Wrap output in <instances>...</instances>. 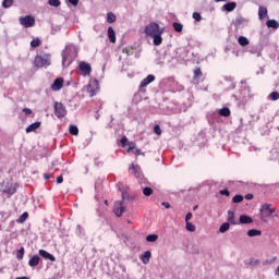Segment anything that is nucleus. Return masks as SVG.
Here are the masks:
<instances>
[{
  "label": "nucleus",
  "mask_w": 279,
  "mask_h": 279,
  "mask_svg": "<svg viewBox=\"0 0 279 279\" xmlns=\"http://www.w3.org/2000/svg\"><path fill=\"white\" fill-rule=\"evenodd\" d=\"M146 241H148V243H154V242L158 241V235L149 234L146 236Z\"/></svg>",
  "instance_id": "nucleus-37"
},
{
  "label": "nucleus",
  "mask_w": 279,
  "mask_h": 279,
  "mask_svg": "<svg viewBox=\"0 0 279 279\" xmlns=\"http://www.w3.org/2000/svg\"><path fill=\"white\" fill-rule=\"evenodd\" d=\"M108 36H116L114 28H112V27L108 28Z\"/></svg>",
  "instance_id": "nucleus-52"
},
{
  "label": "nucleus",
  "mask_w": 279,
  "mask_h": 279,
  "mask_svg": "<svg viewBox=\"0 0 279 279\" xmlns=\"http://www.w3.org/2000/svg\"><path fill=\"white\" fill-rule=\"evenodd\" d=\"M193 19H195L196 22L199 23V21H202V14H199L198 12H194L193 13Z\"/></svg>",
  "instance_id": "nucleus-44"
},
{
  "label": "nucleus",
  "mask_w": 279,
  "mask_h": 279,
  "mask_svg": "<svg viewBox=\"0 0 279 279\" xmlns=\"http://www.w3.org/2000/svg\"><path fill=\"white\" fill-rule=\"evenodd\" d=\"M20 23L23 27H34L36 19H34V16L26 15L24 17H20Z\"/></svg>",
  "instance_id": "nucleus-6"
},
{
  "label": "nucleus",
  "mask_w": 279,
  "mask_h": 279,
  "mask_svg": "<svg viewBox=\"0 0 279 279\" xmlns=\"http://www.w3.org/2000/svg\"><path fill=\"white\" fill-rule=\"evenodd\" d=\"M39 256H41V258H45L46 260H51V263H56V256L51 255L45 250H39Z\"/></svg>",
  "instance_id": "nucleus-15"
},
{
  "label": "nucleus",
  "mask_w": 279,
  "mask_h": 279,
  "mask_svg": "<svg viewBox=\"0 0 279 279\" xmlns=\"http://www.w3.org/2000/svg\"><path fill=\"white\" fill-rule=\"evenodd\" d=\"M29 217V214H27V211L23 213L19 219L16 220L17 223H25V221H27V218Z\"/></svg>",
  "instance_id": "nucleus-28"
},
{
  "label": "nucleus",
  "mask_w": 279,
  "mask_h": 279,
  "mask_svg": "<svg viewBox=\"0 0 279 279\" xmlns=\"http://www.w3.org/2000/svg\"><path fill=\"white\" fill-rule=\"evenodd\" d=\"M38 128H40V122H34L31 125H28L26 128V134H29L32 132H36V130H38Z\"/></svg>",
  "instance_id": "nucleus-19"
},
{
  "label": "nucleus",
  "mask_w": 279,
  "mask_h": 279,
  "mask_svg": "<svg viewBox=\"0 0 279 279\" xmlns=\"http://www.w3.org/2000/svg\"><path fill=\"white\" fill-rule=\"evenodd\" d=\"M76 232H77V234H80V235H82V234H84V228H82V226H76Z\"/></svg>",
  "instance_id": "nucleus-48"
},
{
  "label": "nucleus",
  "mask_w": 279,
  "mask_h": 279,
  "mask_svg": "<svg viewBox=\"0 0 279 279\" xmlns=\"http://www.w3.org/2000/svg\"><path fill=\"white\" fill-rule=\"evenodd\" d=\"M238 43L241 47H247L250 45V40L245 36L238 37Z\"/></svg>",
  "instance_id": "nucleus-22"
},
{
  "label": "nucleus",
  "mask_w": 279,
  "mask_h": 279,
  "mask_svg": "<svg viewBox=\"0 0 279 279\" xmlns=\"http://www.w3.org/2000/svg\"><path fill=\"white\" fill-rule=\"evenodd\" d=\"M193 57H195V53L185 52V56L183 57V60H193Z\"/></svg>",
  "instance_id": "nucleus-43"
},
{
  "label": "nucleus",
  "mask_w": 279,
  "mask_h": 279,
  "mask_svg": "<svg viewBox=\"0 0 279 279\" xmlns=\"http://www.w3.org/2000/svg\"><path fill=\"white\" fill-rule=\"evenodd\" d=\"M270 207H271L270 204H264L260 207V219H262V221H265V219H267V217H271Z\"/></svg>",
  "instance_id": "nucleus-8"
},
{
  "label": "nucleus",
  "mask_w": 279,
  "mask_h": 279,
  "mask_svg": "<svg viewBox=\"0 0 279 279\" xmlns=\"http://www.w3.org/2000/svg\"><path fill=\"white\" fill-rule=\"evenodd\" d=\"M69 3H71V5H77V3H80V0H69Z\"/></svg>",
  "instance_id": "nucleus-56"
},
{
  "label": "nucleus",
  "mask_w": 279,
  "mask_h": 279,
  "mask_svg": "<svg viewBox=\"0 0 279 279\" xmlns=\"http://www.w3.org/2000/svg\"><path fill=\"white\" fill-rule=\"evenodd\" d=\"M172 27H173V29H174L175 32L180 33V32H182V29H183L184 26H183L181 23L174 22V23L172 24Z\"/></svg>",
  "instance_id": "nucleus-34"
},
{
  "label": "nucleus",
  "mask_w": 279,
  "mask_h": 279,
  "mask_svg": "<svg viewBox=\"0 0 279 279\" xmlns=\"http://www.w3.org/2000/svg\"><path fill=\"white\" fill-rule=\"evenodd\" d=\"M62 182H64V178H62V175L57 178V184H62Z\"/></svg>",
  "instance_id": "nucleus-55"
},
{
  "label": "nucleus",
  "mask_w": 279,
  "mask_h": 279,
  "mask_svg": "<svg viewBox=\"0 0 279 279\" xmlns=\"http://www.w3.org/2000/svg\"><path fill=\"white\" fill-rule=\"evenodd\" d=\"M150 38L156 47L162 45V36H150Z\"/></svg>",
  "instance_id": "nucleus-27"
},
{
  "label": "nucleus",
  "mask_w": 279,
  "mask_h": 279,
  "mask_svg": "<svg viewBox=\"0 0 279 279\" xmlns=\"http://www.w3.org/2000/svg\"><path fill=\"white\" fill-rule=\"evenodd\" d=\"M48 3L52 8H60V0H49Z\"/></svg>",
  "instance_id": "nucleus-38"
},
{
  "label": "nucleus",
  "mask_w": 279,
  "mask_h": 279,
  "mask_svg": "<svg viewBox=\"0 0 279 279\" xmlns=\"http://www.w3.org/2000/svg\"><path fill=\"white\" fill-rule=\"evenodd\" d=\"M154 132L155 134H157L158 136H160V134H162V130H160V125H155L154 126Z\"/></svg>",
  "instance_id": "nucleus-42"
},
{
  "label": "nucleus",
  "mask_w": 279,
  "mask_h": 279,
  "mask_svg": "<svg viewBox=\"0 0 279 279\" xmlns=\"http://www.w3.org/2000/svg\"><path fill=\"white\" fill-rule=\"evenodd\" d=\"M218 114H219L220 117H230V108L225 107V108H222V109H219V110H218Z\"/></svg>",
  "instance_id": "nucleus-26"
},
{
  "label": "nucleus",
  "mask_w": 279,
  "mask_h": 279,
  "mask_svg": "<svg viewBox=\"0 0 279 279\" xmlns=\"http://www.w3.org/2000/svg\"><path fill=\"white\" fill-rule=\"evenodd\" d=\"M121 270H122L123 274L119 277V279H126L128 275L125 274V268L122 267Z\"/></svg>",
  "instance_id": "nucleus-50"
},
{
  "label": "nucleus",
  "mask_w": 279,
  "mask_h": 279,
  "mask_svg": "<svg viewBox=\"0 0 279 279\" xmlns=\"http://www.w3.org/2000/svg\"><path fill=\"white\" fill-rule=\"evenodd\" d=\"M245 199H254V195L253 194H246Z\"/></svg>",
  "instance_id": "nucleus-58"
},
{
  "label": "nucleus",
  "mask_w": 279,
  "mask_h": 279,
  "mask_svg": "<svg viewBox=\"0 0 279 279\" xmlns=\"http://www.w3.org/2000/svg\"><path fill=\"white\" fill-rule=\"evenodd\" d=\"M156 80V76H154L153 74L148 75L146 78H144L140 86L141 88H145V86H149V84H151V82H154Z\"/></svg>",
  "instance_id": "nucleus-16"
},
{
  "label": "nucleus",
  "mask_w": 279,
  "mask_h": 279,
  "mask_svg": "<svg viewBox=\"0 0 279 279\" xmlns=\"http://www.w3.org/2000/svg\"><path fill=\"white\" fill-rule=\"evenodd\" d=\"M267 16V8L260 7L258 8V19L259 21H263V19H266Z\"/></svg>",
  "instance_id": "nucleus-20"
},
{
  "label": "nucleus",
  "mask_w": 279,
  "mask_h": 279,
  "mask_svg": "<svg viewBox=\"0 0 279 279\" xmlns=\"http://www.w3.org/2000/svg\"><path fill=\"white\" fill-rule=\"evenodd\" d=\"M185 229L187 230V232H195L196 228L195 225H193V222H185Z\"/></svg>",
  "instance_id": "nucleus-32"
},
{
  "label": "nucleus",
  "mask_w": 279,
  "mask_h": 279,
  "mask_svg": "<svg viewBox=\"0 0 279 279\" xmlns=\"http://www.w3.org/2000/svg\"><path fill=\"white\" fill-rule=\"evenodd\" d=\"M28 265L29 267H38V265H40V256L34 255L33 257H31V259L28 260Z\"/></svg>",
  "instance_id": "nucleus-17"
},
{
  "label": "nucleus",
  "mask_w": 279,
  "mask_h": 279,
  "mask_svg": "<svg viewBox=\"0 0 279 279\" xmlns=\"http://www.w3.org/2000/svg\"><path fill=\"white\" fill-rule=\"evenodd\" d=\"M78 69L82 73V75H84V77H86V75H90V64L86 63V62H81L78 65Z\"/></svg>",
  "instance_id": "nucleus-9"
},
{
  "label": "nucleus",
  "mask_w": 279,
  "mask_h": 279,
  "mask_svg": "<svg viewBox=\"0 0 279 279\" xmlns=\"http://www.w3.org/2000/svg\"><path fill=\"white\" fill-rule=\"evenodd\" d=\"M274 213H276V207H270V217L274 215Z\"/></svg>",
  "instance_id": "nucleus-63"
},
{
  "label": "nucleus",
  "mask_w": 279,
  "mask_h": 279,
  "mask_svg": "<svg viewBox=\"0 0 279 279\" xmlns=\"http://www.w3.org/2000/svg\"><path fill=\"white\" fill-rule=\"evenodd\" d=\"M34 64L37 69H43V66H49L51 64V56L50 54L36 56L34 60Z\"/></svg>",
  "instance_id": "nucleus-3"
},
{
  "label": "nucleus",
  "mask_w": 279,
  "mask_h": 279,
  "mask_svg": "<svg viewBox=\"0 0 279 279\" xmlns=\"http://www.w3.org/2000/svg\"><path fill=\"white\" fill-rule=\"evenodd\" d=\"M133 151H134V154H136V156H141V149L135 148Z\"/></svg>",
  "instance_id": "nucleus-61"
},
{
  "label": "nucleus",
  "mask_w": 279,
  "mask_h": 279,
  "mask_svg": "<svg viewBox=\"0 0 279 279\" xmlns=\"http://www.w3.org/2000/svg\"><path fill=\"white\" fill-rule=\"evenodd\" d=\"M143 193L146 195V197H149V195L154 193V190H151V187H144Z\"/></svg>",
  "instance_id": "nucleus-41"
},
{
  "label": "nucleus",
  "mask_w": 279,
  "mask_h": 279,
  "mask_svg": "<svg viewBox=\"0 0 279 279\" xmlns=\"http://www.w3.org/2000/svg\"><path fill=\"white\" fill-rule=\"evenodd\" d=\"M69 132L73 136H77V134H80V129H77V125H70Z\"/></svg>",
  "instance_id": "nucleus-29"
},
{
  "label": "nucleus",
  "mask_w": 279,
  "mask_h": 279,
  "mask_svg": "<svg viewBox=\"0 0 279 279\" xmlns=\"http://www.w3.org/2000/svg\"><path fill=\"white\" fill-rule=\"evenodd\" d=\"M275 276H277V278H279V265H278L277 268L275 269Z\"/></svg>",
  "instance_id": "nucleus-60"
},
{
  "label": "nucleus",
  "mask_w": 279,
  "mask_h": 279,
  "mask_svg": "<svg viewBox=\"0 0 279 279\" xmlns=\"http://www.w3.org/2000/svg\"><path fill=\"white\" fill-rule=\"evenodd\" d=\"M251 265H253L254 267H256V265H260V259H252Z\"/></svg>",
  "instance_id": "nucleus-51"
},
{
  "label": "nucleus",
  "mask_w": 279,
  "mask_h": 279,
  "mask_svg": "<svg viewBox=\"0 0 279 279\" xmlns=\"http://www.w3.org/2000/svg\"><path fill=\"white\" fill-rule=\"evenodd\" d=\"M97 90H99V82H97V80L90 81L87 86V93H89V96L95 97V95H97Z\"/></svg>",
  "instance_id": "nucleus-7"
},
{
  "label": "nucleus",
  "mask_w": 279,
  "mask_h": 279,
  "mask_svg": "<svg viewBox=\"0 0 279 279\" xmlns=\"http://www.w3.org/2000/svg\"><path fill=\"white\" fill-rule=\"evenodd\" d=\"M144 33L146 36H160L161 34H165V27H161L156 22H151L145 27Z\"/></svg>",
  "instance_id": "nucleus-2"
},
{
  "label": "nucleus",
  "mask_w": 279,
  "mask_h": 279,
  "mask_svg": "<svg viewBox=\"0 0 279 279\" xmlns=\"http://www.w3.org/2000/svg\"><path fill=\"white\" fill-rule=\"evenodd\" d=\"M275 154H276V156L271 157V160H277L278 159V153L275 151Z\"/></svg>",
  "instance_id": "nucleus-64"
},
{
  "label": "nucleus",
  "mask_w": 279,
  "mask_h": 279,
  "mask_svg": "<svg viewBox=\"0 0 279 279\" xmlns=\"http://www.w3.org/2000/svg\"><path fill=\"white\" fill-rule=\"evenodd\" d=\"M109 43H117V36H109Z\"/></svg>",
  "instance_id": "nucleus-54"
},
{
  "label": "nucleus",
  "mask_w": 279,
  "mask_h": 279,
  "mask_svg": "<svg viewBox=\"0 0 279 279\" xmlns=\"http://www.w3.org/2000/svg\"><path fill=\"white\" fill-rule=\"evenodd\" d=\"M134 149H136V144H134V143H129V148H128V153H130V151H134Z\"/></svg>",
  "instance_id": "nucleus-45"
},
{
  "label": "nucleus",
  "mask_w": 279,
  "mask_h": 279,
  "mask_svg": "<svg viewBox=\"0 0 279 279\" xmlns=\"http://www.w3.org/2000/svg\"><path fill=\"white\" fill-rule=\"evenodd\" d=\"M13 4H14V0H3L2 1V8H4V9L12 8Z\"/></svg>",
  "instance_id": "nucleus-33"
},
{
  "label": "nucleus",
  "mask_w": 279,
  "mask_h": 279,
  "mask_svg": "<svg viewBox=\"0 0 279 279\" xmlns=\"http://www.w3.org/2000/svg\"><path fill=\"white\" fill-rule=\"evenodd\" d=\"M120 143H121L122 147H125V145H128V137L123 136V137L120 140Z\"/></svg>",
  "instance_id": "nucleus-49"
},
{
  "label": "nucleus",
  "mask_w": 279,
  "mask_h": 279,
  "mask_svg": "<svg viewBox=\"0 0 279 279\" xmlns=\"http://www.w3.org/2000/svg\"><path fill=\"white\" fill-rule=\"evenodd\" d=\"M227 221L232 226H239V221L234 218V211L228 210Z\"/></svg>",
  "instance_id": "nucleus-18"
},
{
  "label": "nucleus",
  "mask_w": 279,
  "mask_h": 279,
  "mask_svg": "<svg viewBox=\"0 0 279 279\" xmlns=\"http://www.w3.org/2000/svg\"><path fill=\"white\" fill-rule=\"evenodd\" d=\"M23 256H25V247H21L17 252H16V258L17 260H23Z\"/></svg>",
  "instance_id": "nucleus-31"
},
{
  "label": "nucleus",
  "mask_w": 279,
  "mask_h": 279,
  "mask_svg": "<svg viewBox=\"0 0 279 279\" xmlns=\"http://www.w3.org/2000/svg\"><path fill=\"white\" fill-rule=\"evenodd\" d=\"M61 57L63 69L71 66V64H73V61L77 58V46H65L64 50L61 52Z\"/></svg>",
  "instance_id": "nucleus-1"
},
{
  "label": "nucleus",
  "mask_w": 279,
  "mask_h": 279,
  "mask_svg": "<svg viewBox=\"0 0 279 279\" xmlns=\"http://www.w3.org/2000/svg\"><path fill=\"white\" fill-rule=\"evenodd\" d=\"M3 193H7V195H14V193H16V185L12 182L5 183Z\"/></svg>",
  "instance_id": "nucleus-10"
},
{
  "label": "nucleus",
  "mask_w": 279,
  "mask_h": 279,
  "mask_svg": "<svg viewBox=\"0 0 279 279\" xmlns=\"http://www.w3.org/2000/svg\"><path fill=\"white\" fill-rule=\"evenodd\" d=\"M191 219H193V214L187 213L186 216H185V223H189L191 221Z\"/></svg>",
  "instance_id": "nucleus-47"
},
{
  "label": "nucleus",
  "mask_w": 279,
  "mask_h": 279,
  "mask_svg": "<svg viewBox=\"0 0 279 279\" xmlns=\"http://www.w3.org/2000/svg\"><path fill=\"white\" fill-rule=\"evenodd\" d=\"M202 75V69L197 68L194 70V77H201Z\"/></svg>",
  "instance_id": "nucleus-46"
},
{
  "label": "nucleus",
  "mask_w": 279,
  "mask_h": 279,
  "mask_svg": "<svg viewBox=\"0 0 279 279\" xmlns=\"http://www.w3.org/2000/svg\"><path fill=\"white\" fill-rule=\"evenodd\" d=\"M24 112H25V114H32V109L25 108V109H24Z\"/></svg>",
  "instance_id": "nucleus-59"
},
{
  "label": "nucleus",
  "mask_w": 279,
  "mask_h": 279,
  "mask_svg": "<svg viewBox=\"0 0 279 279\" xmlns=\"http://www.w3.org/2000/svg\"><path fill=\"white\" fill-rule=\"evenodd\" d=\"M254 219H252L247 215L240 216V223H253Z\"/></svg>",
  "instance_id": "nucleus-25"
},
{
  "label": "nucleus",
  "mask_w": 279,
  "mask_h": 279,
  "mask_svg": "<svg viewBox=\"0 0 279 279\" xmlns=\"http://www.w3.org/2000/svg\"><path fill=\"white\" fill-rule=\"evenodd\" d=\"M247 23H250V20H247L246 17H243L241 15H238L235 17V20L233 21V25L235 27H243V25H247Z\"/></svg>",
  "instance_id": "nucleus-11"
},
{
  "label": "nucleus",
  "mask_w": 279,
  "mask_h": 279,
  "mask_svg": "<svg viewBox=\"0 0 279 279\" xmlns=\"http://www.w3.org/2000/svg\"><path fill=\"white\" fill-rule=\"evenodd\" d=\"M269 99L270 101H278L279 99V93L278 92H272L269 94Z\"/></svg>",
  "instance_id": "nucleus-35"
},
{
  "label": "nucleus",
  "mask_w": 279,
  "mask_h": 279,
  "mask_svg": "<svg viewBox=\"0 0 279 279\" xmlns=\"http://www.w3.org/2000/svg\"><path fill=\"white\" fill-rule=\"evenodd\" d=\"M161 206H165V208H171V204H169L167 202H162Z\"/></svg>",
  "instance_id": "nucleus-57"
},
{
  "label": "nucleus",
  "mask_w": 279,
  "mask_h": 279,
  "mask_svg": "<svg viewBox=\"0 0 279 279\" xmlns=\"http://www.w3.org/2000/svg\"><path fill=\"white\" fill-rule=\"evenodd\" d=\"M236 10V2H228L221 7V12H234Z\"/></svg>",
  "instance_id": "nucleus-14"
},
{
  "label": "nucleus",
  "mask_w": 279,
  "mask_h": 279,
  "mask_svg": "<svg viewBox=\"0 0 279 279\" xmlns=\"http://www.w3.org/2000/svg\"><path fill=\"white\" fill-rule=\"evenodd\" d=\"M233 204H241V202H243V196L242 195H235L232 198Z\"/></svg>",
  "instance_id": "nucleus-39"
},
{
  "label": "nucleus",
  "mask_w": 279,
  "mask_h": 279,
  "mask_svg": "<svg viewBox=\"0 0 279 279\" xmlns=\"http://www.w3.org/2000/svg\"><path fill=\"white\" fill-rule=\"evenodd\" d=\"M260 234H263V231L258 230V229H251L247 231V236H260Z\"/></svg>",
  "instance_id": "nucleus-24"
},
{
  "label": "nucleus",
  "mask_w": 279,
  "mask_h": 279,
  "mask_svg": "<svg viewBox=\"0 0 279 279\" xmlns=\"http://www.w3.org/2000/svg\"><path fill=\"white\" fill-rule=\"evenodd\" d=\"M31 47H33L34 49H36V47H40V40L38 38L33 39L31 41Z\"/></svg>",
  "instance_id": "nucleus-40"
},
{
  "label": "nucleus",
  "mask_w": 279,
  "mask_h": 279,
  "mask_svg": "<svg viewBox=\"0 0 279 279\" xmlns=\"http://www.w3.org/2000/svg\"><path fill=\"white\" fill-rule=\"evenodd\" d=\"M44 178H45V180H50L51 173H46V174L44 175Z\"/></svg>",
  "instance_id": "nucleus-62"
},
{
  "label": "nucleus",
  "mask_w": 279,
  "mask_h": 279,
  "mask_svg": "<svg viewBox=\"0 0 279 279\" xmlns=\"http://www.w3.org/2000/svg\"><path fill=\"white\" fill-rule=\"evenodd\" d=\"M54 114L58 119L66 117V108L62 102H54Z\"/></svg>",
  "instance_id": "nucleus-4"
},
{
  "label": "nucleus",
  "mask_w": 279,
  "mask_h": 279,
  "mask_svg": "<svg viewBox=\"0 0 279 279\" xmlns=\"http://www.w3.org/2000/svg\"><path fill=\"white\" fill-rule=\"evenodd\" d=\"M114 21H117V15H114V13H108L107 23H114Z\"/></svg>",
  "instance_id": "nucleus-36"
},
{
  "label": "nucleus",
  "mask_w": 279,
  "mask_h": 279,
  "mask_svg": "<svg viewBox=\"0 0 279 279\" xmlns=\"http://www.w3.org/2000/svg\"><path fill=\"white\" fill-rule=\"evenodd\" d=\"M149 258H151V252L146 251L144 255H142L141 260L144 263V265L149 264Z\"/></svg>",
  "instance_id": "nucleus-21"
},
{
  "label": "nucleus",
  "mask_w": 279,
  "mask_h": 279,
  "mask_svg": "<svg viewBox=\"0 0 279 279\" xmlns=\"http://www.w3.org/2000/svg\"><path fill=\"white\" fill-rule=\"evenodd\" d=\"M129 173H132L133 175H135V178H141L142 175L141 166L132 163L129 167Z\"/></svg>",
  "instance_id": "nucleus-12"
},
{
  "label": "nucleus",
  "mask_w": 279,
  "mask_h": 279,
  "mask_svg": "<svg viewBox=\"0 0 279 279\" xmlns=\"http://www.w3.org/2000/svg\"><path fill=\"white\" fill-rule=\"evenodd\" d=\"M64 86V78L58 77L54 80V82L51 85L52 90H60Z\"/></svg>",
  "instance_id": "nucleus-13"
},
{
  "label": "nucleus",
  "mask_w": 279,
  "mask_h": 279,
  "mask_svg": "<svg viewBox=\"0 0 279 279\" xmlns=\"http://www.w3.org/2000/svg\"><path fill=\"white\" fill-rule=\"evenodd\" d=\"M220 195H226L227 197L230 195V191L228 190H221Z\"/></svg>",
  "instance_id": "nucleus-53"
},
{
  "label": "nucleus",
  "mask_w": 279,
  "mask_h": 279,
  "mask_svg": "<svg viewBox=\"0 0 279 279\" xmlns=\"http://www.w3.org/2000/svg\"><path fill=\"white\" fill-rule=\"evenodd\" d=\"M228 230H230V222H225L219 228V232H221L222 234L225 232H228Z\"/></svg>",
  "instance_id": "nucleus-30"
},
{
  "label": "nucleus",
  "mask_w": 279,
  "mask_h": 279,
  "mask_svg": "<svg viewBox=\"0 0 279 279\" xmlns=\"http://www.w3.org/2000/svg\"><path fill=\"white\" fill-rule=\"evenodd\" d=\"M266 25H267V27H269L271 29H278V27H279V23L276 20H268Z\"/></svg>",
  "instance_id": "nucleus-23"
},
{
  "label": "nucleus",
  "mask_w": 279,
  "mask_h": 279,
  "mask_svg": "<svg viewBox=\"0 0 279 279\" xmlns=\"http://www.w3.org/2000/svg\"><path fill=\"white\" fill-rule=\"evenodd\" d=\"M113 213L116 217H121L125 213V206L123 202L117 201L113 205Z\"/></svg>",
  "instance_id": "nucleus-5"
}]
</instances>
